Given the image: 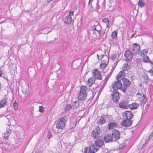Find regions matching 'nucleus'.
Instances as JSON below:
<instances>
[{"label": "nucleus", "mask_w": 153, "mask_h": 153, "mask_svg": "<svg viewBox=\"0 0 153 153\" xmlns=\"http://www.w3.org/2000/svg\"><path fill=\"white\" fill-rule=\"evenodd\" d=\"M107 65V64L105 63H102L100 64V67L102 68H104Z\"/></svg>", "instance_id": "nucleus-42"}, {"label": "nucleus", "mask_w": 153, "mask_h": 153, "mask_svg": "<svg viewBox=\"0 0 153 153\" xmlns=\"http://www.w3.org/2000/svg\"><path fill=\"white\" fill-rule=\"evenodd\" d=\"M11 132V130L9 128H7L6 131L4 133L3 135V136L5 140H8V137L9 136Z\"/></svg>", "instance_id": "nucleus-18"}, {"label": "nucleus", "mask_w": 153, "mask_h": 153, "mask_svg": "<svg viewBox=\"0 0 153 153\" xmlns=\"http://www.w3.org/2000/svg\"><path fill=\"white\" fill-rule=\"evenodd\" d=\"M112 73V71H111L107 76L106 77H105V79L103 80L105 82H107L108 79L111 76V74Z\"/></svg>", "instance_id": "nucleus-29"}, {"label": "nucleus", "mask_w": 153, "mask_h": 153, "mask_svg": "<svg viewBox=\"0 0 153 153\" xmlns=\"http://www.w3.org/2000/svg\"><path fill=\"white\" fill-rule=\"evenodd\" d=\"M140 46L137 43L134 44V46L131 49V52L133 54H138L140 53Z\"/></svg>", "instance_id": "nucleus-8"}, {"label": "nucleus", "mask_w": 153, "mask_h": 153, "mask_svg": "<svg viewBox=\"0 0 153 153\" xmlns=\"http://www.w3.org/2000/svg\"><path fill=\"white\" fill-rule=\"evenodd\" d=\"M111 135L112 138H114V141H117V140L119 139L120 138V132L117 129H114L113 130Z\"/></svg>", "instance_id": "nucleus-5"}, {"label": "nucleus", "mask_w": 153, "mask_h": 153, "mask_svg": "<svg viewBox=\"0 0 153 153\" xmlns=\"http://www.w3.org/2000/svg\"><path fill=\"white\" fill-rule=\"evenodd\" d=\"M35 153H42V152L40 151H39V152H36Z\"/></svg>", "instance_id": "nucleus-52"}, {"label": "nucleus", "mask_w": 153, "mask_h": 153, "mask_svg": "<svg viewBox=\"0 0 153 153\" xmlns=\"http://www.w3.org/2000/svg\"><path fill=\"white\" fill-rule=\"evenodd\" d=\"M2 74V72L0 70V77H1Z\"/></svg>", "instance_id": "nucleus-49"}, {"label": "nucleus", "mask_w": 153, "mask_h": 153, "mask_svg": "<svg viewBox=\"0 0 153 153\" xmlns=\"http://www.w3.org/2000/svg\"><path fill=\"white\" fill-rule=\"evenodd\" d=\"M140 100V102H141V105H144L147 101L148 98L146 94H143V96L141 97H139Z\"/></svg>", "instance_id": "nucleus-17"}, {"label": "nucleus", "mask_w": 153, "mask_h": 153, "mask_svg": "<svg viewBox=\"0 0 153 153\" xmlns=\"http://www.w3.org/2000/svg\"><path fill=\"white\" fill-rule=\"evenodd\" d=\"M97 149L94 146H91L89 148H86L85 150V153H94L97 152Z\"/></svg>", "instance_id": "nucleus-9"}, {"label": "nucleus", "mask_w": 153, "mask_h": 153, "mask_svg": "<svg viewBox=\"0 0 153 153\" xmlns=\"http://www.w3.org/2000/svg\"><path fill=\"white\" fill-rule=\"evenodd\" d=\"M106 82H105L104 80H103L102 81L100 85V86H99L98 88H100V90L99 91V92L100 93L101 92L102 90L103 89L104 87L105 86V84Z\"/></svg>", "instance_id": "nucleus-26"}, {"label": "nucleus", "mask_w": 153, "mask_h": 153, "mask_svg": "<svg viewBox=\"0 0 153 153\" xmlns=\"http://www.w3.org/2000/svg\"><path fill=\"white\" fill-rule=\"evenodd\" d=\"M120 89L124 93H125L126 92V88L125 86H122V87H121V88H120Z\"/></svg>", "instance_id": "nucleus-40"}, {"label": "nucleus", "mask_w": 153, "mask_h": 153, "mask_svg": "<svg viewBox=\"0 0 153 153\" xmlns=\"http://www.w3.org/2000/svg\"><path fill=\"white\" fill-rule=\"evenodd\" d=\"M79 101H76L74 102L72 104V106L74 108H78L79 107Z\"/></svg>", "instance_id": "nucleus-27"}, {"label": "nucleus", "mask_w": 153, "mask_h": 153, "mask_svg": "<svg viewBox=\"0 0 153 153\" xmlns=\"http://www.w3.org/2000/svg\"><path fill=\"white\" fill-rule=\"evenodd\" d=\"M101 133L100 128L98 126L96 127L91 132V137L94 139H98L100 136Z\"/></svg>", "instance_id": "nucleus-4"}, {"label": "nucleus", "mask_w": 153, "mask_h": 153, "mask_svg": "<svg viewBox=\"0 0 153 153\" xmlns=\"http://www.w3.org/2000/svg\"><path fill=\"white\" fill-rule=\"evenodd\" d=\"M97 56L98 57V59H99V56L98 54H97Z\"/></svg>", "instance_id": "nucleus-54"}, {"label": "nucleus", "mask_w": 153, "mask_h": 153, "mask_svg": "<svg viewBox=\"0 0 153 153\" xmlns=\"http://www.w3.org/2000/svg\"><path fill=\"white\" fill-rule=\"evenodd\" d=\"M138 5L141 7H143L144 5V3L143 2V0H139L138 2Z\"/></svg>", "instance_id": "nucleus-35"}, {"label": "nucleus", "mask_w": 153, "mask_h": 153, "mask_svg": "<svg viewBox=\"0 0 153 153\" xmlns=\"http://www.w3.org/2000/svg\"><path fill=\"white\" fill-rule=\"evenodd\" d=\"M133 53L130 51L129 49H127L124 53V56L126 57V60L130 61L132 59Z\"/></svg>", "instance_id": "nucleus-6"}, {"label": "nucleus", "mask_w": 153, "mask_h": 153, "mask_svg": "<svg viewBox=\"0 0 153 153\" xmlns=\"http://www.w3.org/2000/svg\"><path fill=\"white\" fill-rule=\"evenodd\" d=\"M104 56V55L103 54H101V58H102Z\"/></svg>", "instance_id": "nucleus-51"}, {"label": "nucleus", "mask_w": 153, "mask_h": 153, "mask_svg": "<svg viewBox=\"0 0 153 153\" xmlns=\"http://www.w3.org/2000/svg\"><path fill=\"white\" fill-rule=\"evenodd\" d=\"M140 105L139 104L134 102L129 105V107L131 109L133 110L136 109Z\"/></svg>", "instance_id": "nucleus-21"}, {"label": "nucleus", "mask_w": 153, "mask_h": 153, "mask_svg": "<svg viewBox=\"0 0 153 153\" xmlns=\"http://www.w3.org/2000/svg\"><path fill=\"white\" fill-rule=\"evenodd\" d=\"M92 73L95 79H98L102 80V77L101 74L99 71L97 69H94Z\"/></svg>", "instance_id": "nucleus-10"}, {"label": "nucleus", "mask_w": 153, "mask_h": 153, "mask_svg": "<svg viewBox=\"0 0 153 153\" xmlns=\"http://www.w3.org/2000/svg\"><path fill=\"white\" fill-rule=\"evenodd\" d=\"M87 88L85 86H82L80 88V90L78 93L77 99L79 101L85 100L87 97Z\"/></svg>", "instance_id": "nucleus-2"}, {"label": "nucleus", "mask_w": 153, "mask_h": 153, "mask_svg": "<svg viewBox=\"0 0 153 153\" xmlns=\"http://www.w3.org/2000/svg\"><path fill=\"white\" fill-rule=\"evenodd\" d=\"M122 71H120L117 76V80L112 83L111 87L114 91H117L122 87V84L120 82L123 78H122Z\"/></svg>", "instance_id": "nucleus-1"}, {"label": "nucleus", "mask_w": 153, "mask_h": 153, "mask_svg": "<svg viewBox=\"0 0 153 153\" xmlns=\"http://www.w3.org/2000/svg\"><path fill=\"white\" fill-rule=\"evenodd\" d=\"M129 105L127 101L124 100L121 102L119 105L120 108L125 109H127L129 107Z\"/></svg>", "instance_id": "nucleus-16"}, {"label": "nucleus", "mask_w": 153, "mask_h": 153, "mask_svg": "<svg viewBox=\"0 0 153 153\" xmlns=\"http://www.w3.org/2000/svg\"><path fill=\"white\" fill-rule=\"evenodd\" d=\"M117 124L115 122H111L108 124V128L109 129L117 127Z\"/></svg>", "instance_id": "nucleus-24"}, {"label": "nucleus", "mask_w": 153, "mask_h": 153, "mask_svg": "<svg viewBox=\"0 0 153 153\" xmlns=\"http://www.w3.org/2000/svg\"><path fill=\"white\" fill-rule=\"evenodd\" d=\"M95 79L93 76L91 77L89 79L87 82V84L89 87H91L92 85L94 83Z\"/></svg>", "instance_id": "nucleus-23"}, {"label": "nucleus", "mask_w": 153, "mask_h": 153, "mask_svg": "<svg viewBox=\"0 0 153 153\" xmlns=\"http://www.w3.org/2000/svg\"><path fill=\"white\" fill-rule=\"evenodd\" d=\"M117 35V33L115 31H114L112 32L111 34L112 37L113 39H115Z\"/></svg>", "instance_id": "nucleus-36"}, {"label": "nucleus", "mask_w": 153, "mask_h": 153, "mask_svg": "<svg viewBox=\"0 0 153 153\" xmlns=\"http://www.w3.org/2000/svg\"><path fill=\"white\" fill-rule=\"evenodd\" d=\"M132 123L131 120L129 119L123 120L121 123V125L125 127H128L130 126Z\"/></svg>", "instance_id": "nucleus-13"}, {"label": "nucleus", "mask_w": 153, "mask_h": 153, "mask_svg": "<svg viewBox=\"0 0 153 153\" xmlns=\"http://www.w3.org/2000/svg\"><path fill=\"white\" fill-rule=\"evenodd\" d=\"M103 22L105 23L107 25V26H108V25L109 24V21L108 20V19L106 18H104L103 19Z\"/></svg>", "instance_id": "nucleus-37"}, {"label": "nucleus", "mask_w": 153, "mask_h": 153, "mask_svg": "<svg viewBox=\"0 0 153 153\" xmlns=\"http://www.w3.org/2000/svg\"><path fill=\"white\" fill-rule=\"evenodd\" d=\"M134 34H133L131 36V37H130L131 38H132L133 37H134Z\"/></svg>", "instance_id": "nucleus-50"}, {"label": "nucleus", "mask_w": 153, "mask_h": 153, "mask_svg": "<svg viewBox=\"0 0 153 153\" xmlns=\"http://www.w3.org/2000/svg\"><path fill=\"white\" fill-rule=\"evenodd\" d=\"M104 140L106 143L111 142L114 141V139L111 134L106 135L104 137Z\"/></svg>", "instance_id": "nucleus-14"}, {"label": "nucleus", "mask_w": 153, "mask_h": 153, "mask_svg": "<svg viewBox=\"0 0 153 153\" xmlns=\"http://www.w3.org/2000/svg\"><path fill=\"white\" fill-rule=\"evenodd\" d=\"M72 18L71 16H67L65 18L64 22L67 24H69L72 22Z\"/></svg>", "instance_id": "nucleus-22"}, {"label": "nucleus", "mask_w": 153, "mask_h": 153, "mask_svg": "<svg viewBox=\"0 0 153 153\" xmlns=\"http://www.w3.org/2000/svg\"><path fill=\"white\" fill-rule=\"evenodd\" d=\"M148 52V50L146 49H143L142 51L141 52L140 55L142 56H145L144 55L147 52Z\"/></svg>", "instance_id": "nucleus-33"}, {"label": "nucleus", "mask_w": 153, "mask_h": 153, "mask_svg": "<svg viewBox=\"0 0 153 153\" xmlns=\"http://www.w3.org/2000/svg\"><path fill=\"white\" fill-rule=\"evenodd\" d=\"M117 55L115 54H112L111 57L110 58L111 59L114 60L115 59V58L117 57Z\"/></svg>", "instance_id": "nucleus-38"}, {"label": "nucleus", "mask_w": 153, "mask_h": 153, "mask_svg": "<svg viewBox=\"0 0 153 153\" xmlns=\"http://www.w3.org/2000/svg\"><path fill=\"white\" fill-rule=\"evenodd\" d=\"M106 122V120L103 117H100L99 121H98L97 123L99 124L100 125H102L104 124Z\"/></svg>", "instance_id": "nucleus-28"}, {"label": "nucleus", "mask_w": 153, "mask_h": 153, "mask_svg": "<svg viewBox=\"0 0 153 153\" xmlns=\"http://www.w3.org/2000/svg\"><path fill=\"white\" fill-rule=\"evenodd\" d=\"M128 64L125 63L124 64V66L123 67V71H123L124 73V71L125 70H127V68L128 67Z\"/></svg>", "instance_id": "nucleus-34"}, {"label": "nucleus", "mask_w": 153, "mask_h": 153, "mask_svg": "<svg viewBox=\"0 0 153 153\" xmlns=\"http://www.w3.org/2000/svg\"><path fill=\"white\" fill-rule=\"evenodd\" d=\"M74 8H75V9H76V6H75L74 7Z\"/></svg>", "instance_id": "nucleus-55"}, {"label": "nucleus", "mask_w": 153, "mask_h": 153, "mask_svg": "<svg viewBox=\"0 0 153 153\" xmlns=\"http://www.w3.org/2000/svg\"><path fill=\"white\" fill-rule=\"evenodd\" d=\"M133 116L132 112L128 111H125L123 114V117H126L127 119L130 120L131 119Z\"/></svg>", "instance_id": "nucleus-12"}, {"label": "nucleus", "mask_w": 153, "mask_h": 153, "mask_svg": "<svg viewBox=\"0 0 153 153\" xmlns=\"http://www.w3.org/2000/svg\"><path fill=\"white\" fill-rule=\"evenodd\" d=\"M100 27L101 26L100 25H98L96 26L94 25L92 27V29L93 30H96L97 31V30L100 29Z\"/></svg>", "instance_id": "nucleus-31"}, {"label": "nucleus", "mask_w": 153, "mask_h": 153, "mask_svg": "<svg viewBox=\"0 0 153 153\" xmlns=\"http://www.w3.org/2000/svg\"><path fill=\"white\" fill-rule=\"evenodd\" d=\"M153 136V132H152L149 136L148 139L145 141V143L147 144L149 142V140H150Z\"/></svg>", "instance_id": "nucleus-30"}, {"label": "nucleus", "mask_w": 153, "mask_h": 153, "mask_svg": "<svg viewBox=\"0 0 153 153\" xmlns=\"http://www.w3.org/2000/svg\"><path fill=\"white\" fill-rule=\"evenodd\" d=\"M149 72L151 74V76H153V67L149 71Z\"/></svg>", "instance_id": "nucleus-44"}, {"label": "nucleus", "mask_w": 153, "mask_h": 153, "mask_svg": "<svg viewBox=\"0 0 153 153\" xmlns=\"http://www.w3.org/2000/svg\"><path fill=\"white\" fill-rule=\"evenodd\" d=\"M143 61L145 62H148L152 64V65H153V62L151 60L149 59V56H144L143 57Z\"/></svg>", "instance_id": "nucleus-20"}, {"label": "nucleus", "mask_w": 153, "mask_h": 153, "mask_svg": "<svg viewBox=\"0 0 153 153\" xmlns=\"http://www.w3.org/2000/svg\"><path fill=\"white\" fill-rule=\"evenodd\" d=\"M122 78H123L121 80H122V82L123 84V85L126 87H128L130 86L131 82L128 79L123 77L125 75V74H124V73L123 71H122Z\"/></svg>", "instance_id": "nucleus-7"}, {"label": "nucleus", "mask_w": 153, "mask_h": 153, "mask_svg": "<svg viewBox=\"0 0 153 153\" xmlns=\"http://www.w3.org/2000/svg\"><path fill=\"white\" fill-rule=\"evenodd\" d=\"M7 96L5 95L3 98L0 101V107H1L2 108L7 105Z\"/></svg>", "instance_id": "nucleus-19"}, {"label": "nucleus", "mask_w": 153, "mask_h": 153, "mask_svg": "<svg viewBox=\"0 0 153 153\" xmlns=\"http://www.w3.org/2000/svg\"><path fill=\"white\" fill-rule=\"evenodd\" d=\"M95 144L97 146L101 147L103 146V140L102 139L98 138L95 141Z\"/></svg>", "instance_id": "nucleus-15"}, {"label": "nucleus", "mask_w": 153, "mask_h": 153, "mask_svg": "<svg viewBox=\"0 0 153 153\" xmlns=\"http://www.w3.org/2000/svg\"><path fill=\"white\" fill-rule=\"evenodd\" d=\"M114 69V67H112L111 71H112V72L113 71Z\"/></svg>", "instance_id": "nucleus-53"}, {"label": "nucleus", "mask_w": 153, "mask_h": 153, "mask_svg": "<svg viewBox=\"0 0 153 153\" xmlns=\"http://www.w3.org/2000/svg\"><path fill=\"white\" fill-rule=\"evenodd\" d=\"M72 108V106L70 104H67L65 107V110L66 111H69Z\"/></svg>", "instance_id": "nucleus-32"}, {"label": "nucleus", "mask_w": 153, "mask_h": 153, "mask_svg": "<svg viewBox=\"0 0 153 153\" xmlns=\"http://www.w3.org/2000/svg\"><path fill=\"white\" fill-rule=\"evenodd\" d=\"M39 111L41 113H43L44 111V108L42 106H39Z\"/></svg>", "instance_id": "nucleus-39"}, {"label": "nucleus", "mask_w": 153, "mask_h": 153, "mask_svg": "<svg viewBox=\"0 0 153 153\" xmlns=\"http://www.w3.org/2000/svg\"><path fill=\"white\" fill-rule=\"evenodd\" d=\"M125 146V145H120L119 146V148L120 149H122Z\"/></svg>", "instance_id": "nucleus-46"}, {"label": "nucleus", "mask_w": 153, "mask_h": 153, "mask_svg": "<svg viewBox=\"0 0 153 153\" xmlns=\"http://www.w3.org/2000/svg\"><path fill=\"white\" fill-rule=\"evenodd\" d=\"M143 94L142 92H141V93L140 92H138L137 93V95H139L140 96H141L142 95H143Z\"/></svg>", "instance_id": "nucleus-47"}, {"label": "nucleus", "mask_w": 153, "mask_h": 153, "mask_svg": "<svg viewBox=\"0 0 153 153\" xmlns=\"http://www.w3.org/2000/svg\"><path fill=\"white\" fill-rule=\"evenodd\" d=\"M74 15V11H72L70 12L69 13V15H68V16H73Z\"/></svg>", "instance_id": "nucleus-45"}, {"label": "nucleus", "mask_w": 153, "mask_h": 153, "mask_svg": "<svg viewBox=\"0 0 153 153\" xmlns=\"http://www.w3.org/2000/svg\"><path fill=\"white\" fill-rule=\"evenodd\" d=\"M66 119L65 117L59 119L56 124V128L58 129H63L65 126Z\"/></svg>", "instance_id": "nucleus-3"}, {"label": "nucleus", "mask_w": 153, "mask_h": 153, "mask_svg": "<svg viewBox=\"0 0 153 153\" xmlns=\"http://www.w3.org/2000/svg\"><path fill=\"white\" fill-rule=\"evenodd\" d=\"M146 77H147V78H146V79H148V77H147V76H146Z\"/></svg>", "instance_id": "nucleus-57"}, {"label": "nucleus", "mask_w": 153, "mask_h": 153, "mask_svg": "<svg viewBox=\"0 0 153 153\" xmlns=\"http://www.w3.org/2000/svg\"><path fill=\"white\" fill-rule=\"evenodd\" d=\"M53 0H50V2H51V1H53Z\"/></svg>", "instance_id": "nucleus-56"}, {"label": "nucleus", "mask_w": 153, "mask_h": 153, "mask_svg": "<svg viewBox=\"0 0 153 153\" xmlns=\"http://www.w3.org/2000/svg\"><path fill=\"white\" fill-rule=\"evenodd\" d=\"M47 137L48 139H49L52 137V135L50 131H49L47 134Z\"/></svg>", "instance_id": "nucleus-43"}, {"label": "nucleus", "mask_w": 153, "mask_h": 153, "mask_svg": "<svg viewBox=\"0 0 153 153\" xmlns=\"http://www.w3.org/2000/svg\"><path fill=\"white\" fill-rule=\"evenodd\" d=\"M13 106L14 107V109L15 110H16L17 109V104L16 103V101H15L13 103Z\"/></svg>", "instance_id": "nucleus-41"}, {"label": "nucleus", "mask_w": 153, "mask_h": 153, "mask_svg": "<svg viewBox=\"0 0 153 153\" xmlns=\"http://www.w3.org/2000/svg\"><path fill=\"white\" fill-rule=\"evenodd\" d=\"M112 99L114 102H116L120 99L119 93L117 91H114L111 94Z\"/></svg>", "instance_id": "nucleus-11"}, {"label": "nucleus", "mask_w": 153, "mask_h": 153, "mask_svg": "<svg viewBox=\"0 0 153 153\" xmlns=\"http://www.w3.org/2000/svg\"><path fill=\"white\" fill-rule=\"evenodd\" d=\"M97 31L98 32V34L100 35L101 34V33H100L101 29H98Z\"/></svg>", "instance_id": "nucleus-48"}, {"label": "nucleus", "mask_w": 153, "mask_h": 153, "mask_svg": "<svg viewBox=\"0 0 153 153\" xmlns=\"http://www.w3.org/2000/svg\"><path fill=\"white\" fill-rule=\"evenodd\" d=\"M106 82H105L104 80H103L102 81L100 85V86H99L98 88H100V90L99 91V92L100 93L101 92L102 90L103 89L104 87L105 86V84Z\"/></svg>", "instance_id": "nucleus-25"}]
</instances>
